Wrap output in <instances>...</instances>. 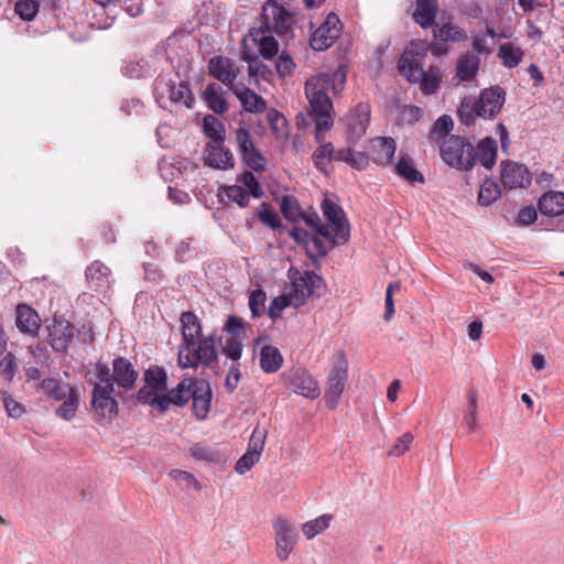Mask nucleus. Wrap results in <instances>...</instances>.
I'll use <instances>...</instances> for the list:
<instances>
[{"label": "nucleus", "instance_id": "obj_52", "mask_svg": "<svg viewBox=\"0 0 564 564\" xmlns=\"http://www.w3.org/2000/svg\"><path fill=\"white\" fill-rule=\"evenodd\" d=\"M300 219L304 220V223L310 226L319 238H325L327 240V245H330V229L327 225L321 223V219L315 212L310 214H305L303 212V216H301Z\"/></svg>", "mask_w": 564, "mask_h": 564}, {"label": "nucleus", "instance_id": "obj_57", "mask_svg": "<svg viewBox=\"0 0 564 564\" xmlns=\"http://www.w3.org/2000/svg\"><path fill=\"white\" fill-rule=\"evenodd\" d=\"M500 195L498 186L492 182H485L478 193V202L480 205L488 206L492 204Z\"/></svg>", "mask_w": 564, "mask_h": 564}, {"label": "nucleus", "instance_id": "obj_17", "mask_svg": "<svg viewBox=\"0 0 564 564\" xmlns=\"http://www.w3.org/2000/svg\"><path fill=\"white\" fill-rule=\"evenodd\" d=\"M197 381V379L185 378L175 389L164 393L160 401V412H165L171 405H185L191 397H193V391Z\"/></svg>", "mask_w": 564, "mask_h": 564}, {"label": "nucleus", "instance_id": "obj_53", "mask_svg": "<svg viewBox=\"0 0 564 564\" xmlns=\"http://www.w3.org/2000/svg\"><path fill=\"white\" fill-rule=\"evenodd\" d=\"M40 3L37 0H19L14 6L15 13L23 21H32L39 13Z\"/></svg>", "mask_w": 564, "mask_h": 564}, {"label": "nucleus", "instance_id": "obj_4", "mask_svg": "<svg viewBox=\"0 0 564 564\" xmlns=\"http://www.w3.org/2000/svg\"><path fill=\"white\" fill-rule=\"evenodd\" d=\"M425 53L417 44L411 43L401 55L398 67L401 75L406 77L411 83H420L421 89L424 94H434L440 85L437 76H430L424 70L423 59Z\"/></svg>", "mask_w": 564, "mask_h": 564}, {"label": "nucleus", "instance_id": "obj_55", "mask_svg": "<svg viewBox=\"0 0 564 564\" xmlns=\"http://www.w3.org/2000/svg\"><path fill=\"white\" fill-rule=\"evenodd\" d=\"M224 193L230 202L236 203L239 207H246L250 202V194L242 186H225Z\"/></svg>", "mask_w": 564, "mask_h": 564}, {"label": "nucleus", "instance_id": "obj_13", "mask_svg": "<svg viewBox=\"0 0 564 564\" xmlns=\"http://www.w3.org/2000/svg\"><path fill=\"white\" fill-rule=\"evenodd\" d=\"M288 381L296 394L311 400H315L321 395V388L317 380L304 368L292 369L288 373Z\"/></svg>", "mask_w": 564, "mask_h": 564}, {"label": "nucleus", "instance_id": "obj_28", "mask_svg": "<svg viewBox=\"0 0 564 564\" xmlns=\"http://www.w3.org/2000/svg\"><path fill=\"white\" fill-rule=\"evenodd\" d=\"M433 35L436 40L444 43H459L468 40L466 30L452 21L436 24L433 29Z\"/></svg>", "mask_w": 564, "mask_h": 564}, {"label": "nucleus", "instance_id": "obj_12", "mask_svg": "<svg viewBox=\"0 0 564 564\" xmlns=\"http://www.w3.org/2000/svg\"><path fill=\"white\" fill-rule=\"evenodd\" d=\"M265 438L267 431L259 426L254 427L249 440L247 452L236 463L235 470L238 474L242 475L250 470L259 460L264 447Z\"/></svg>", "mask_w": 564, "mask_h": 564}, {"label": "nucleus", "instance_id": "obj_15", "mask_svg": "<svg viewBox=\"0 0 564 564\" xmlns=\"http://www.w3.org/2000/svg\"><path fill=\"white\" fill-rule=\"evenodd\" d=\"M501 182L508 189L523 188L531 184V173L524 164L512 161L502 162Z\"/></svg>", "mask_w": 564, "mask_h": 564}, {"label": "nucleus", "instance_id": "obj_18", "mask_svg": "<svg viewBox=\"0 0 564 564\" xmlns=\"http://www.w3.org/2000/svg\"><path fill=\"white\" fill-rule=\"evenodd\" d=\"M291 280L294 294L301 301L316 294L322 285V278L312 271H296L291 275Z\"/></svg>", "mask_w": 564, "mask_h": 564}, {"label": "nucleus", "instance_id": "obj_46", "mask_svg": "<svg viewBox=\"0 0 564 564\" xmlns=\"http://www.w3.org/2000/svg\"><path fill=\"white\" fill-rule=\"evenodd\" d=\"M280 209L284 218L289 221L295 223L303 216L299 200L292 195L282 197Z\"/></svg>", "mask_w": 564, "mask_h": 564}, {"label": "nucleus", "instance_id": "obj_11", "mask_svg": "<svg viewBox=\"0 0 564 564\" xmlns=\"http://www.w3.org/2000/svg\"><path fill=\"white\" fill-rule=\"evenodd\" d=\"M236 142L243 162L256 172L263 171L267 161L256 149L250 132L246 128L240 127L236 130Z\"/></svg>", "mask_w": 564, "mask_h": 564}, {"label": "nucleus", "instance_id": "obj_5", "mask_svg": "<svg viewBox=\"0 0 564 564\" xmlns=\"http://www.w3.org/2000/svg\"><path fill=\"white\" fill-rule=\"evenodd\" d=\"M440 155L451 167L469 171L476 162L475 148L470 141L460 135H449L440 142Z\"/></svg>", "mask_w": 564, "mask_h": 564}, {"label": "nucleus", "instance_id": "obj_34", "mask_svg": "<svg viewBox=\"0 0 564 564\" xmlns=\"http://www.w3.org/2000/svg\"><path fill=\"white\" fill-rule=\"evenodd\" d=\"M498 36L492 28H487L485 32H477L471 37L473 52L480 55L488 56L492 53L495 42L494 40Z\"/></svg>", "mask_w": 564, "mask_h": 564}, {"label": "nucleus", "instance_id": "obj_9", "mask_svg": "<svg viewBox=\"0 0 564 564\" xmlns=\"http://www.w3.org/2000/svg\"><path fill=\"white\" fill-rule=\"evenodd\" d=\"M272 527L276 557L280 562H285L299 541V532L291 520L282 516L273 520Z\"/></svg>", "mask_w": 564, "mask_h": 564}, {"label": "nucleus", "instance_id": "obj_29", "mask_svg": "<svg viewBox=\"0 0 564 564\" xmlns=\"http://www.w3.org/2000/svg\"><path fill=\"white\" fill-rule=\"evenodd\" d=\"M438 11L437 0H416L413 20L423 29L434 25Z\"/></svg>", "mask_w": 564, "mask_h": 564}, {"label": "nucleus", "instance_id": "obj_14", "mask_svg": "<svg viewBox=\"0 0 564 564\" xmlns=\"http://www.w3.org/2000/svg\"><path fill=\"white\" fill-rule=\"evenodd\" d=\"M115 390L94 388L91 392V408L96 420L111 421L118 413V402L113 398Z\"/></svg>", "mask_w": 564, "mask_h": 564}, {"label": "nucleus", "instance_id": "obj_47", "mask_svg": "<svg viewBox=\"0 0 564 564\" xmlns=\"http://www.w3.org/2000/svg\"><path fill=\"white\" fill-rule=\"evenodd\" d=\"M454 126L452 118L447 115L441 116L434 123L431 130V140L436 142L440 145V142L444 140V138H448Z\"/></svg>", "mask_w": 564, "mask_h": 564}, {"label": "nucleus", "instance_id": "obj_56", "mask_svg": "<svg viewBox=\"0 0 564 564\" xmlns=\"http://www.w3.org/2000/svg\"><path fill=\"white\" fill-rule=\"evenodd\" d=\"M265 292L261 289L253 290L249 295V308L252 317H259L265 312Z\"/></svg>", "mask_w": 564, "mask_h": 564}, {"label": "nucleus", "instance_id": "obj_49", "mask_svg": "<svg viewBox=\"0 0 564 564\" xmlns=\"http://www.w3.org/2000/svg\"><path fill=\"white\" fill-rule=\"evenodd\" d=\"M253 217H257L264 226L276 230L281 228L282 223L278 216V214L269 208L268 204L262 203L258 208L257 212L253 214Z\"/></svg>", "mask_w": 564, "mask_h": 564}, {"label": "nucleus", "instance_id": "obj_7", "mask_svg": "<svg viewBox=\"0 0 564 564\" xmlns=\"http://www.w3.org/2000/svg\"><path fill=\"white\" fill-rule=\"evenodd\" d=\"M347 380L348 359L343 351H339L336 355V359L334 360L330 372L327 377L325 402L329 409L335 410L338 406Z\"/></svg>", "mask_w": 564, "mask_h": 564}, {"label": "nucleus", "instance_id": "obj_30", "mask_svg": "<svg viewBox=\"0 0 564 564\" xmlns=\"http://www.w3.org/2000/svg\"><path fill=\"white\" fill-rule=\"evenodd\" d=\"M205 162L212 167L221 170H227L234 166L232 154L221 145V142L208 144Z\"/></svg>", "mask_w": 564, "mask_h": 564}, {"label": "nucleus", "instance_id": "obj_63", "mask_svg": "<svg viewBox=\"0 0 564 564\" xmlns=\"http://www.w3.org/2000/svg\"><path fill=\"white\" fill-rule=\"evenodd\" d=\"M413 442V436L410 433H404L397 440V443L389 449L388 454L390 456H401L409 448L411 443Z\"/></svg>", "mask_w": 564, "mask_h": 564}, {"label": "nucleus", "instance_id": "obj_59", "mask_svg": "<svg viewBox=\"0 0 564 564\" xmlns=\"http://www.w3.org/2000/svg\"><path fill=\"white\" fill-rule=\"evenodd\" d=\"M239 181L249 189L248 193L252 195L254 198L262 197L263 191L261 188V185L250 171H245L239 177Z\"/></svg>", "mask_w": 564, "mask_h": 564}, {"label": "nucleus", "instance_id": "obj_35", "mask_svg": "<svg viewBox=\"0 0 564 564\" xmlns=\"http://www.w3.org/2000/svg\"><path fill=\"white\" fill-rule=\"evenodd\" d=\"M283 364V357L276 347L265 345L260 351V368L265 373L276 372Z\"/></svg>", "mask_w": 564, "mask_h": 564}, {"label": "nucleus", "instance_id": "obj_19", "mask_svg": "<svg viewBox=\"0 0 564 564\" xmlns=\"http://www.w3.org/2000/svg\"><path fill=\"white\" fill-rule=\"evenodd\" d=\"M480 63V57L475 53L460 54L456 61L453 80L457 84L471 83L478 75Z\"/></svg>", "mask_w": 564, "mask_h": 564}, {"label": "nucleus", "instance_id": "obj_32", "mask_svg": "<svg viewBox=\"0 0 564 564\" xmlns=\"http://www.w3.org/2000/svg\"><path fill=\"white\" fill-rule=\"evenodd\" d=\"M234 94L241 102L242 108L251 113L263 112L267 108L265 100L246 86H237Z\"/></svg>", "mask_w": 564, "mask_h": 564}, {"label": "nucleus", "instance_id": "obj_26", "mask_svg": "<svg viewBox=\"0 0 564 564\" xmlns=\"http://www.w3.org/2000/svg\"><path fill=\"white\" fill-rule=\"evenodd\" d=\"M17 327L31 336H36L41 325L37 312L28 304H19L15 310Z\"/></svg>", "mask_w": 564, "mask_h": 564}, {"label": "nucleus", "instance_id": "obj_38", "mask_svg": "<svg viewBox=\"0 0 564 564\" xmlns=\"http://www.w3.org/2000/svg\"><path fill=\"white\" fill-rule=\"evenodd\" d=\"M37 388L42 389L47 397L55 401H62L65 395L69 394L74 389L69 383L62 382L54 378L43 379L37 384Z\"/></svg>", "mask_w": 564, "mask_h": 564}, {"label": "nucleus", "instance_id": "obj_23", "mask_svg": "<svg viewBox=\"0 0 564 564\" xmlns=\"http://www.w3.org/2000/svg\"><path fill=\"white\" fill-rule=\"evenodd\" d=\"M395 150L397 143L391 137H379L371 141L372 161L378 165H391Z\"/></svg>", "mask_w": 564, "mask_h": 564}, {"label": "nucleus", "instance_id": "obj_43", "mask_svg": "<svg viewBox=\"0 0 564 564\" xmlns=\"http://www.w3.org/2000/svg\"><path fill=\"white\" fill-rule=\"evenodd\" d=\"M498 57L506 67L513 68L522 61L523 52L512 43H503L499 47Z\"/></svg>", "mask_w": 564, "mask_h": 564}, {"label": "nucleus", "instance_id": "obj_33", "mask_svg": "<svg viewBox=\"0 0 564 564\" xmlns=\"http://www.w3.org/2000/svg\"><path fill=\"white\" fill-rule=\"evenodd\" d=\"M203 99L207 107L215 113L223 115L228 106L224 97V90L216 84H208L203 93Z\"/></svg>", "mask_w": 564, "mask_h": 564}, {"label": "nucleus", "instance_id": "obj_39", "mask_svg": "<svg viewBox=\"0 0 564 564\" xmlns=\"http://www.w3.org/2000/svg\"><path fill=\"white\" fill-rule=\"evenodd\" d=\"M272 34L269 32L252 34V29L250 30V36L258 44L260 54L264 59H271L279 50V44Z\"/></svg>", "mask_w": 564, "mask_h": 564}, {"label": "nucleus", "instance_id": "obj_27", "mask_svg": "<svg viewBox=\"0 0 564 564\" xmlns=\"http://www.w3.org/2000/svg\"><path fill=\"white\" fill-rule=\"evenodd\" d=\"M86 279L96 291L107 290L113 281L110 269L99 261L86 269Z\"/></svg>", "mask_w": 564, "mask_h": 564}, {"label": "nucleus", "instance_id": "obj_10", "mask_svg": "<svg viewBox=\"0 0 564 564\" xmlns=\"http://www.w3.org/2000/svg\"><path fill=\"white\" fill-rule=\"evenodd\" d=\"M341 32V22L338 15L330 12L324 22L313 32L311 36V47L314 51H325L330 47L339 37Z\"/></svg>", "mask_w": 564, "mask_h": 564}, {"label": "nucleus", "instance_id": "obj_22", "mask_svg": "<svg viewBox=\"0 0 564 564\" xmlns=\"http://www.w3.org/2000/svg\"><path fill=\"white\" fill-rule=\"evenodd\" d=\"M113 380L118 387L131 390L138 379V371L124 357H117L112 361Z\"/></svg>", "mask_w": 564, "mask_h": 564}, {"label": "nucleus", "instance_id": "obj_24", "mask_svg": "<svg viewBox=\"0 0 564 564\" xmlns=\"http://www.w3.org/2000/svg\"><path fill=\"white\" fill-rule=\"evenodd\" d=\"M212 388L210 384L205 380H198L193 391V412L198 420L206 419L212 403Z\"/></svg>", "mask_w": 564, "mask_h": 564}, {"label": "nucleus", "instance_id": "obj_51", "mask_svg": "<svg viewBox=\"0 0 564 564\" xmlns=\"http://www.w3.org/2000/svg\"><path fill=\"white\" fill-rule=\"evenodd\" d=\"M203 127L205 134L214 141V143L223 142L224 140V127L220 121L212 116L207 115L204 117Z\"/></svg>", "mask_w": 564, "mask_h": 564}, {"label": "nucleus", "instance_id": "obj_44", "mask_svg": "<svg viewBox=\"0 0 564 564\" xmlns=\"http://www.w3.org/2000/svg\"><path fill=\"white\" fill-rule=\"evenodd\" d=\"M332 520V514H323L313 520L306 521L302 525L303 534L306 536L307 540H312L317 534L324 532L329 527Z\"/></svg>", "mask_w": 564, "mask_h": 564}, {"label": "nucleus", "instance_id": "obj_50", "mask_svg": "<svg viewBox=\"0 0 564 564\" xmlns=\"http://www.w3.org/2000/svg\"><path fill=\"white\" fill-rule=\"evenodd\" d=\"M150 72L151 67L143 58L129 61L122 68L123 75L130 78H142L150 75Z\"/></svg>", "mask_w": 564, "mask_h": 564}, {"label": "nucleus", "instance_id": "obj_60", "mask_svg": "<svg viewBox=\"0 0 564 564\" xmlns=\"http://www.w3.org/2000/svg\"><path fill=\"white\" fill-rule=\"evenodd\" d=\"M15 358L11 352H8L0 361V373L6 380L11 382L17 373Z\"/></svg>", "mask_w": 564, "mask_h": 564}, {"label": "nucleus", "instance_id": "obj_8", "mask_svg": "<svg viewBox=\"0 0 564 564\" xmlns=\"http://www.w3.org/2000/svg\"><path fill=\"white\" fill-rule=\"evenodd\" d=\"M322 210L330 224L328 226L330 229V246L334 248L335 246L345 245L350 237V226L341 207L325 198L322 203Z\"/></svg>", "mask_w": 564, "mask_h": 564}, {"label": "nucleus", "instance_id": "obj_16", "mask_svg": "<svg viewBox=\"0 0 564 564\" xmlns=\"http://www.w3.org/2000/svg\"><path fill=\"white\" fill-rule=\"evenodd\" d=\"M47 330L51 347L56 351H65L74 337L73 325L65 318L54 316Z\"/></svg>", "mask_w": 564, "mask_h": 564}, {"label": "nucleus", "instance_id": "obj_36", "mask_svg": "<svg viewBox=\"0 0 564 564\" xmlns=\"http://www.w3.org/2000/svg\"><path fill=\"white\" fill-rule=\"evenodd\" d=\"M395 172L409 183L422 184L425 181L423 174L415 169L413 159L406 153L400 155Z\"/></svg>", "mask_w": 564, "mask_h": 564}, {"label": "nucleus", "instance_id": "obj_31", "mask_svg": "<svg viewBox=\"0 0 564 564\" xmlns=\"http://www.w3.org/2000/svg\"><path fill=\"white\" fill-rule=\"evenodd\" d=\"M164 86L167 97L173 104L181 105L189 109L193 108L195 98L187 83H173L170 80L165 83Z\"/></svg>", "mask_w": 564, "mask_h": 564}, {"label": "nucleus", "instance_id": "obj_54", "mask_svg": "<svg viewBox=\"0 0 564 564\" xmlns=\"http://www.w3.org/2000/svg\"><path fill=\"white\" fill-rule=\"evenodd\" d=\"M164 393H160L147 383L138 391L137 400L142 404H149L160 411V401Z\"/></svg>", "mask_w": 564, "mask_h": 564}, {"label": "nucleus", "instance_id": "obj_37", "mask_svg": "<svg viewBox=\"0 0 564 564\" xmlns=\"http://www.w3.org/2000/svg\"><path fill=\"white\" fill-rule=\"evenodd\" d=\"M476 153V160L480 162L486 169H491L497 160V142L495 139L487 137L482 139L478 145Z\"/></svg>", "mask_w": 564, "mask_h": 564}, {"label": "nucleus", "instance_id": "obj_61", "mask_svg": "<svg viewBox=\"0 0 564 564\" xmlns=\"http://www.w3.org/2000/svg\"><path fill=\"white\" fill-rule=\"evenodd\" d=\"M476 409H477L476 395H475V393H470L468 397V406L465 410V414H464V420H465L466 426L470 431H475L477 429Z\"/></svg>", "mask_w": 564, "mask_h": 564}, {"label": "nucleus", "instance_id": "obj_21", "mask_svg": "<svg viewBox=\"0 0 564 564\" xmlns=\"http://www.w3.org/2000/svg\"><path fill=\"white\" fill-rule=\"evenodd\" d=\"M538 210L546 217H561L564 215V192L549 189L538 199Z\"/></svg>", "mask_w": 564, "mask_h": 564}, {"label": "nucleus", "instance_id": "obj_2", "mask_svg": "<svg viewBox=\"0 0 564 564\" xmlns=\"http://www.w3.org/2000/svg\"><path fill=\"white\" fill-rule=\"evenodd\" d=\"M183 341L178 346L177 365L182 369L212 367L217 360V350L212 335L202 336V325L193 312H183L180 317Z\"/></svg>", "mask_w": 564, "mask_h": 564}, {"label": "nucleus", "instance_id": "obj_48", "mask_svg": "<svg viewBox=\"0 0 564 564\" xmlns=\"http://www.w3.org/2000/svg\"><path fill=\"white\" fill-rule=\"evenodd\" d=\"M370 119V109L367 104H359L355 109V116L349 127L357 132L362 134L366 132L367 126Z\"/></svg>", "mask_w": 564, "mask_h": 564}, {"label": "nucleus", "instance_id": "obj_1", "mask_svg": "<svg viewBox=\"0 0 564 564\" xmlns=\"http://www.w3.org/2000/svg\"><path fill=\"white\" fill-rule=\"evenodd\" d=\"M346 74L338 68L333 74L322 73L312 76L305 83V95L311 107V116L315 122V139L322 142L323 133L329 131L334 124L333 102L328 90L334 94L343 90Z\"/></svg>", "mask_w": 564, "mask_h": 564}, {"label": "nucleus", "instance_id": "obj_41", "mask_svg": "<svg viewBox=\"0 0 564 564\" xmlns=\"http://www.w3.org/2000/svg\"><path fill=\"white\" fill-rule=\"evenodd\" d=\"M88 382L93 384L94 388H105V390H115L113 373L110 375V369L106 364H96L94 378L89 377Z\"/></svg>", "mask_w": 564, "mask_h": 564}, {"label": "nucleus", "instance_id": "obj_25", "mask_svg": "<svg viewBox=\"0 0 564 564\" xmlns=\"http://www.w3.org/2000/svg\"><path fill=\"white\" fill-rule=\"evenodd\" d=\"M290 236L299 243L305 245L307 253L311 258L314 253L319 257H325L333 248L330 245L324 242L318 236H311L306 230L300 227H294L290 231Z\"/></svg>", "mask_w": 564, "mask_h": 564}, {"label": "nucleus", "instance_id": "obj_62", "mask_svg": "<svg viewBox=\"0 0 564 564\" xmlns=\"http://www.w3.org/2000/svg\"><path fill=\"white\" fill-rule=\"evenodd\" d=\"M275 67L278 74L281 77H285L292 74L295 63L288 53L282 52L276 59Z\"/></svg>", "mask_w": 564, "mask_h": 564}, {"label": "nucleus", "instance_id": "obj_45", "mask_svg": "<svg viewBox=\"0 0 564 564\" xmlns=\"http://www.w3.org/2000/svg\"><path fill=\"white\" fill-rule=\"evenodd\" d=\"M62 401L63 403L56 409L55 414L63 420L69 421L75 416L78 409L77 389L74 388Z\"/></svg>", "mask_w": 564, "mask_h": 564}, {"label": "nucleus", "instance_id": "obj_6", "mask_svg": "<svg viewBox=\"0 0 564 564\" xmlns=\"http://www.w3.org/2000/svg\"><path fill=\"white\" fill-rule=\"evenodd\" d=\"M293 18L275 0H268L262 6L259 25L252 28V34L263 32L275 33L279 36L288 35L292 29Z\"/></svg>", "mask_w": 564, "mask_h": 564}, {"label": "nucleus", "instance_id": "obj_42", "mask_svg": "<svg viewBox=\"0 0 564 564\" xmlns=\"http://www.w3.org/2000/svg\"><path fill=\"white\" fill-rule=\"evenodd\" d=\"M144 383L155 389L160 393H165L167 389V375L163 368L152 367L144 371Z\"/></svg>", "mask_w": 564, "mask_h": 564}, {"label": "nucleus", "instance_id": "obj_40", "mask_svg": "<svg viewBox=\"0 0 564 564\" xmlns=\"http://www.w3.org/2000/svg\"><path fill=\"white\" fill-rule=\"evenodd\" d=\"M312 155L313 163L321 172H326L328 164L334 158V147L330 142H325V133H323L322 142Z\"/></svg>", "mask_w": 564, "mask_h": 564}, {"label": "nucleus", "instance_id": "obj_58", "mask_svg": "<svg viewBox=\"0 0 564 564\" xmlns=\"http://www.w3.org/2000/svg\"><path fill=\"white\" fill-rule=\"evenodd\" d=\"M242 341L239 337L228 338L221 347V352L232 361L237 362L242 355Z\"/></svg>", "mask_w": 564, "mask_h": 564}, {"label": "nucleus", "instance_id": "obj_20", "mask_svg": "<svg viewBox=\"0 0 564 564\" xmlns=\"http://www.w3.org/2000/svg\"><path fill=\"white\" fill-rule=\"evenodd\" d=\"M208 68L210 75L226 86L232 85L238 76V69L235 62L228 57H212L208 62Z\"/></svg>", "mask_w": 564, "mask_h": 564}, {"label": "nucleus", "instance_id": "obj_3", "mask_svg": "<svg viewBox=\"0 0 564 564\" xmlns=\"http://www.w3.org/2000/svg\"><path fill=\"white\" fill-rule=\"evenodd\" d=\"M505 101L506 91L502 87L496 85L485 88L470 106L462 104L458 110L459 118L465 124H471L474 117L492 120L500 112Z\"/></svg>", "mask_w": 564, "mask_h": 564}, {"label": "nucleus", "instance_id": "obj_64", "mask_svg": "<svg viewBox=\"0 0 564 564\" xmlns=\"http://www.w3.org/2000/svg\"><path fill=\"white\" fill-rule=\"evenodd\" d=\"M536 218H538L536 209L534 208V206L529 205V206L522 207L519 210L516 223L519 226H529V225L533 224L536 220Z\"/></svg>", "mask_w": 564, "mask_h": 564}]
</instances>
